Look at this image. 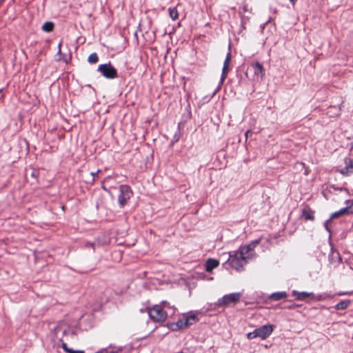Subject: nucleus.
<instances>
[{"label": "nucleus", "instance_id": "obj_1", "mask_svg": "<svg viewBox=\"0 0 353 353\" xmlns=\"http://www.w3.org/2000/svg\"><path fill=\"white\" fill-rule=\"evenodd\" d=\"M165 308L171 309L169 303L167 302H163L162 305H155L151 308H148V315L150 318L155 322H163L168 317V312L164 311ZM172 312L171 314H174V309L172 308Z\"/></svg>", "mask_w": 353, "mask_h": 353}, {"label": "nucleus", "instance_id": "obj_2", "mask_svg": "<svg viewBox=\"0 0 353 353\" xmlns=\"http://www.w3.org/2000/svg\"><path fill=\"white\" fill-rule=\"evenodd\" d=\"M228 255V262L231 267L237 271L243 270V267L247 263L246 260L249 259V255L244 254L239 250L236 252H230Z\"/></svg>", "mask_w": 353, "mask_h": 353}, {"label": "nucleus", "instance_id": "obj_3", "mask_svg": "<svg viewBox=\"0 0 353 353\" xmlns=\"http://www.w3.org/2000/svg\"><path fill=\"white\" fill-rule=\"evenodd\" d=\"M119 191L120 193L118 196L119 203L121 207H123L132 196L133 193L130 186L127 185H120Z\"/></svg>", "mask_w": 353, "mask_h": 353}, {"label": "nucleus", "instance_id": "obj_4", "mask_svg": "<svg viewBox=\"0 0 353 353\" xmlns=\"http://www.w3.org/2000/svg\"><path fill=\"white\" fill-rule=\"evenodd\" d=\"M98 71L107 79H114L117 77V71L110 63L99 65Z\"/></svg>", "mask_w": 353, "mask_h": 353}, {"label": "nucleus", "instance_id": "obj_5", "mask_svg": "<svg viewBox=\"0 0 353 353\" xmlns=\"http://www.w3.org/2000/svg\"><path fill=\"white\" fill-rule=\"evenodd\" d=\"M241 293H231L223 296L219 299L217 302V305L219 307L227 306L230 303H236L241 299Z\"/></svg>", "mask_w": 353, "mask_h": 353}, {"label": "nucleus", "instance_id": "obj_6", "mask_svg": "<svg viewBox=\"0 0 353 353\" xmlns=\"http://www.w3.org/2000/svg\"><path fill=\"white\" fill-rule=\"evenodd\" d=\"M274 326L273 325H264L256 329V334L258 337L261 339H265L271 335L274 330Z\"/></svg>", "mask_w": 353, "mask_h": 353}, {"label": "nucleus", "instance_id": "obj_7", "mask_svg": "<svg viewBox=\"0 0 353 353\" xmlns=\"http://www.w3.org/2000/svg\"><path fill=\"white\" fill-rule=\"evenodd\" d=\"M353 214V203L350 206L343 208L341 209L339 211L335 212L333 214H332L330 219L329 220H327L326 221V223H325V227L326 228V229H327V223L329 221H330L331 219L338 218L344 214Z\"/></svg>", "mask_w": 353, "mask_h": 353}, {"label": "nucleus", "instance_id": "obj_8", "mask_svg": "<svg viewBox=\"0 0 353 353\" xmlns=\"http://www.w3.org/2000/svg\"><path fill=\"white\" fill-rule=\"evenodd\" d=\"M250 69L254 72V76L256 79H262L263 78L265 71L262 64L259 62L251 63Z\"/></svg>", "mask_w": 353, "mask_h": 353}, {"label": "nucleus", "instance_id": "obj_9", "mask_svg": "<svg viewBox=\"0 0 353 353\" xmlns=\"http://www.w3.org/2000/svg\"><path fill=\"white\" fill-rule=\"evenodd\" d=\"M260 240H255L250 243L247 245H243L239 248V250L244 254L249 255V258L252 256V252L259 244Z\"/></svg>", "mask_w": 353, "mask_h": 353}, {"label": "nucleus", "instance_id": "obj_10", "mask_svg": "<svg viewBox=\"0 0 353 353\" xmlns=\"http://www.w3.org/2000/svg\"><path fill=\"white\" fill-rule=\"evenodd\" d=\"M230 61H231V52L230 50L225 57V61H224L223 67L222 69V74H221V82H223L227 77L228 72L230 70Z\"/></svg>", "mask_w": 353, "mask_h": 353}, {"label": "nucleus", "instance_id": "obj_11", "mask_svg": "<svg viewBox=\"0 0 353 353\" xmlns=\"http://www.w3.org/2000/svg\"><path fill=\"white\" fill-rule=\"evenodd\" d=\"M292 294L296 298V299H297L299 301H304L306 299L313 296L312 292H298L296 290H294L292 292Z\"/></svg>", "mask_w": 353, "mask_h": 353}, {"label": "nucleus", "instance_id": "obj_12", "mask_svg": "<svg viewBox=\"0 0 353 353\" xmlns=\"http://www.w3.org/2000/svg\"><path fill=\"white\" fill-rule=\"evenodd\" d=\"M219 263L217 260L214 259H208L205 262V270L208 272H211L214 268L218 267Z\"/></svg>", "mask_w": 353, "mask_h": 353}, {"label": "nucleus", "instance_id": "obj_13", "mask_svg": "<svg viewBox=\"0 0 353 353\" xmlns=\"http://www.w3.org/2000/svg\"><path fill=\"white\" fill-rule=\"evenodd\" d=\"M287 297V293L285 292H279L273 293L270 295V298L274 301H279L280 299Z\"/></svg>", "mask_w": 353, "mask_h": 353}, {"label": "nucleus", "instance_id": "obj_14", "mask_svg": "<svg viewBox=\"0 0 353 353\" xmlns=\"http://www.w3.org/2000/svg\"><path fill=\"white\" fill-rule=\"evenodd\" d=\"M350 300H344L338 303L334 307L337 310H345L350 305Z\"/></svg>", "mask_w": 353, "mask_h": 353}, {"label": "nucleus", "instance_id": "obj_15", "mask_svg": "<svg viewBox=\"0 0 353 353\" xmlns=\"http://www.w3.org/2000/svg\"><path fill=\"white\" fill-rule=\"evenodd\" d=\"M303 216L305 220L313 221L314 219V213L310 209L303 210Z\"/></svg>", "mask_w": 353, "mask_h": 353}, {"label": "nucleus", "instance_id": "obj_16", "mask_svg": "<svg viewBox=\"0 0 353 353\" xmlns=\"http://www.w3.org/2000/svg\"><path fill=\"white\" fill-rule=\"evenodd\" d=\"M188 321H186V318L184 317L180 320H179L177 322H176V326L179 328V329H185V328H187L188 326H189V324L188 323Z\"/></svg>", "mask_w": 353, "mask_h": 353}, {"label": "nucleus", "instance_id": "obj_17", "mask_svg": "<svg viewBox=\"0 0 353 353\" xmlns=\"http://www.w3.org/2000/svg\"><path fill=\"white\" fill-rule=\"evenodd\" d=\"M169 15L172 18V20H176L178 19L179 13L176 8H170L168 9Z\"/></svg>", "mask_w": 353, "mask_h": 353}, {"label": "nucleus", "instance_id": "obj_18", "mask_svg": "<svg viewBox=\"0 0 353 353\" xmlns=\"http://www.w3.org/2000/svg\"><path fill=\"white\" fill-rule=\"evenodd\" d=\"M53 28L54 24L52 22H46L42 26V30L47 32H51Z\"/></svg>", "mask_w": 353, "mask_h": 353}, {"label": "nucleus", "instance_id": "obj_19", "mask_svg": "<svg viewBox=\"0 0 353 353\" xmlns=\"http://www.w3.org/2000/svg\"><path fill=\"white\" fill-rule=\"evenodd\" d=\"M62 348L67 353H84L82 350H73L68 347L67 344L65 343H62Z\"/></svg>", "mask_w": 353, "mask_h": 353}, {"label": "nucleus", "instance_id": "obj_20", "mask_svg": "<svg viewBox=\"0 0 353 353\" xmlns=\"http://www.w3.org/2000/svg\"><path fill=\"white\" fill-rule=\"evenodd\" d=\"M88 61L90 63H96L98 62L99 61V57H98V55L97 53L94 52V53H92L89 57H88Z\"/></svg>", "mask_w": 353, "mask_h": 353}, {"label": "nucleus", "instance_id": "obj_21", "mask_svg": "<svg viewBox=\"0 0 353 353\" xmlns=\"http://www.w3.org/2000/svg\"><path fill=\"white\" fill-rule=\"evenodd\" d=\"M186 321H188L189 325H192L193 323H196L197 319L196 316L194 314L190 315L188 316H186Z\"/></svg>", "mask_w": 353, "mask_h": 353}, {"label": "nucleus", "instance_id": "obj_22", "mask_svg": "<svg viewBox=\"0 0 353 353\" xmlns=\"http://www.w3.org/2000/svg\"><path fill=\"white\" fill-rule=\"evenodd\" d=\"M351 168L353 170V162L351 159H348L347 161H346V167H345V169L347 170V172H349V168Z\"/></svg>", "mask_w": 353, "mask_h": 353}, {"label": "nucleus", "instance_id": "obj_23", "mask_svg": "<svg viewBox=\"0 0 353 353\" xmlns=\"http://www.w3.org/2000/svg\"><path fill=\"white\" fill-rule=\"evenodd\" d=\"M258 337L256 334V330H254L253 332H249L248 334H247V338L248 339H255Z\"/></svg>", "mask_w": 353, "mask_h": 353}, {"label": "nucleus", "instance_id": "obj_24", "mask_svg": "<svg viewBox=\"0 0 353 353\" xmlns=\"http://www.w3.org/2000/svg\"><path fill=\"white\" fill-rule=\"evenodd\" d=\"M31 176L35 179L37 178L38 176V171L36 170H32L31 172Z\"/></svg>", "mask_w": 353, "mask_h": 353}, {"label": "nucleus", "instance_id": "obj_25", "mask_svg": "<svg viewBox=\"0 0 353 353\" xmlns=\"http://www.w3.org/2000/svg\"><path fill=\"white\" fill-rule=\"evenodd\" d=\"M350 294V293H348V292H341L337 293V295H339V296H342V295Z\"/></svg>", "mask_w": 353, "mask_h": 353}, {"label": "nucleus", "instance_id": "obj_26", "mask_svg": "<svg viewBox=\"0 0 353 353\" xmlns=\"http://www.w3.org/2000/svg\"><path fill=\"white\" fill-rule=\"evenodd\" d=\"M61 45H62V42L61 41V42L59 43V46H58V48H59V51H58V52H59V53H61Z\"/></svg>", "mask_w": 353, "mask_h": 353}, {"label": "nucleus", "instance_id": "obj_27", "mask_svg": "<svg viewBox=\"0 0 353 353\" xmlns=\"http://www.w3.org/2000/svg\"><path fill=\"white\" fill-rule=\"evenodd\" d=\"M85 245L87 247H88V246H90V247H92V248L94 247V244L92 243H87Z\"/></svg>", "mask_w": 353, "mask_h": 353}, {"label": "nucleus", "instance_id": "obj_28", "mask_svg": "<svg viewBox=\"0 0 353 353\" xmlns=\"http://www.w3.org/2000/svg\"><path fill=\"white\" fill-rule=\"evenodd\" d=\"M99 172V170H97L96 172H92L91 174L92 176H94L95 175L98 174Z\"/></svg>", "mask_w": 353, "mask_h": 353}, {"label": "nucleus", "instance_id": "obj_29", "mask_svg": "<svg viewBox=\"0 0 353 353\" xmlns=\"http://www.w3.org/2000/svg\"><path fill=\"white\" fill-rule=\"evenodd\" d=\"M290 1L292 3V5H294L296 2V0H290Z\"/></svg>", "mask_w": 353, "mask_h": 353}, {"label": "nucleus", "instance_id": "obj_30", "mask_svg": "<svg viewBox=\"0 0 353 353\" xmlns=\"http://www.w3.org/2000/svg\"><path fill=\"white\" fill-rule=\"evenodd\" d=\"M250 130H248L246 132H245V137L246 139L248 138V134L250 133Z\"/></svg>", "mask_w": 353, "mask_h": 353}]
</instances>
